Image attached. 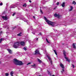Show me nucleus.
<instances>
[{"label":"nucleus","instance_id":"nucleus-1","mask_svg":"<svg viewBox=\"0 0 76 76\" xmlns=\"http://www.w3.org/2000/svg\"><path fill=\"white\" fill-rule=\"evenodd\" d=\"M19 44L22 46H25V42L24 41H21L20 42H17L14 43V44L13 45L14 48H18V47L19 46Z\"/></svg>","mask_w":76,"mask_h":76},{"label":"nucleus","instance_id":"nucleus-2","mask_svg":"<svg viewBox=\"0 0 76 76\" xmlns=\"http://www.w3.org/2000/svg\"><path fill=\"white\" fill-rule=\"evenodd\" d=\"M14 63L15 65H18V66H22L23 64V63H22V61H19L16 59H14Z\"/></svg>","mask_w":76,"mask_h":76},{"label":"nucleus","instance_id":"nucleus-3","mask_svg":"<svg viewBox=\"0 0 76 76\" xmlns=\"http://www.w3.org/2000/svg\"><path fill=\"white\" fill-rule=\"evenodd\" d=\"M44 18L46 22L48 23V24L50 25H51V26H54V23L51 22L50 21H49V20L47 19V18L45 17H44Z\"/></svg>","mask_w":76,"mask_h":76},{"label":"nucleus","instance_id":"nucleus-4","mask_svg":"<svg viewBox=\"0 0 76 76\" xmlns=\"http://www.w3.org/2000/svg\"><path fill=\"white\" fill-rule=\"evenodd\" d=\"M63 54H64V56L65 57V59H66V61H68V62H70V60L68 59V58H67L66 57V52L64 51V52H63Z\"/></svg>","mask_w":76,"mask_h":76},{"label":"nucleus","instance_id":"nucleus-5","mask_svg":"<svg viewBox=\"0 0 76 76\" xmlns=\"http://www.w3.org/2000/svg\"><path fill=\"white\" fill-rule=\"evenodd\" d=\"M18 6V4H13L10 6L11 8H15L16 7H17Z\"/></svg>","mask_w":76,"mask_h":76},{"label":"nucleus","instance_id":"nucleus-6","mask_svg":"<svg viewBox=\"0 0 76 76\" xmlns=\"http://www.w3.org/2000/svg\"><path fill=\"white\" fill-rule=\"evenodd\" d=\"M47 57L48 58V59H49V61H50V63L51 65L53 64V61H51V58H50V56H48L47 55Z\"/></svg>","mask_w":76,"mask_h":76},{"label":"nucleus","instance_id":"nucleus-7","mask_svg":"<svg viewBox=\"0 0 76 76\" xmlns=\"http://www.w3.org/2000/svg\"><path fill=\"white\" fill-rule=\"evenodd\" d=\"M20 19H21V20H24V22H26V23H28V22H29V21L25 19V18H21Z\"/></svg>","mask_w":76,"mask_h":76},{"label":"nucleus","instance_id":"nucleus-8","mask_svg":"<svg viewBox=\"0 0 76 76\" xmlns=\"http://www.w3.org/2000/svg\"><path fill=\"white\" fill-rule=\"evenodd\" d=\"M2 18L4 20H7L8 19V18L6 16H2Z\"/></svg>","mask_w":76,"mask_h":76},{"label":"nucleus","instance_id":"nucleus-9","mask_svg":"<svg viewBox=\"0 0 76 76\" xmlns=\"http://www.w3.org/2000/svg\"><path fill=\"white\" fill-rule=\"evenodd\" d=\"M54 16L55 17H56V18H60V15H59V14H55L54 15Z\"/></svg>","mask_w":76,"mask_h":76},{"label":"nucleus","instance_id":"nucleus-10","mask_svg":"<svg viewBox=\"0 0 76 76\" xmlns=\"http://www.w3.org/2000/svg\"><path fill=\"white\" fill-rule=\"evenodd\" d=\"M39 54V50H36L35 51V53L34 54Z\"/></svg>","mask_w":76,"mask_h":76},{"label":"nucleus","instance_id":"nucleus-11","mask_svg":"<svg viewBox=\"0 0 76 76\" xmlns=\"http://www.w3.org/2000/svg\"><path fill=\"white\" fill-rule=\"evenodd\" d=\"M60 66L62 68V69H64V65L61 63L60 64Z\"/></svg>","mask_w":76,"mask_h":76},{"label":"nucleus","instance_id":"nucleus-12","mask_svg":"<svg viewBox=\"0 0 76 76\" xmlns=\"http://www.w3.org/2000/svg\"><path fill=\"white\" fill-rule=\"evenodd\" d=\"M7 50L8 51L9 53H10V54H12V51L10 49H7Z\"/></svg>","mask_w":76,"mask_h":76},{"label":"nucleus","instance_id":"nucleus-13","mask_svg":"<svg viewBox=\"0 0 76 76\" xmlns=\"http://www.w3.org/2000/svg\"><path fill=\"white\" fill-rule=\"evenodd\" d=\"M4 28H6V29H9V26L7 25L6 26H5V27L3 26Z\"/></svg>","mask_w":76,"mask_h":76},{"label":"nucleus","instance_id":"nucleus-14","mask_svg":"<svg viewBox=\"0 0 76 76\" xmlns=\"http://www.w3.org/2000/svg\"><path fill=\"white\" fill-rule=\"evenodd\" d=\"M61 6L62 7H64L65 6V2H63V4H61Z\"/></svg>","mask_w":76,"mask_h":76},{"label":"nucleus","instance_id":"nucleus-15","mask_svg":"<svg viewBox=\"0 0 76 76\" xmlns=\"http://www.w3.org/2000/svg\"><path fill=\"white\" fill-rule=\"evenodd\" d=\"M72 9H73V7L71 6L70 7V9H69V12H71V11H72Z\"/></svg>","mask_w":76,"mask_h":76},{"label":"nucleus","instance_id":"nucleus-16","mask_svg":"<svg viewBox=\"0 0 76 76\" xmlns=\"http://www.w3.org/2000/svg\"><path fill=\"white\" fill-rule=\"evenodd\" d=\"M36 31L35 29H33V31H32L31 33L33 34V35H35V32H36Z\"/></svg>","mask_w":76,"mask_h":76},{"label":"nucleus","instance_id":"nucleus-17","mask_svg":"<svg viewBox=\"0 0 76 76\" xmlns=\"http://www.w3.org/2000/svg\"><path fill=\"white\" fill-rule=\"evenodd\" d=\"M72 46L74 48H76V46H75V44L74 43L73 44Z\"/></svg>","mask_w":76,"mask_h":76},{"label":"nucleus","instance_id":"nucleus-18","mask_svg":"<svg viewBox=\"0 0 76 76\" xmlns=\"http://www.w3.org/2000/svg\"><path fill=\"white\" fill-rule=\"evenodd\" d=\"M21 36H22V33H20L17 34V36H19V37Z\"/></svg>","mask_w":76,"mask_h":76},{"label":"nucleus","instance_id":"nucleus-19","mask_svg":"<svg viewBox=\"0 0 76 76\" xmlns=\"http://www.w3.org/2000/svg\"><path fill=\"white\" fill-rule=\"evenodd\" d=\"M37 60L39 63H41L42 62V61H41V60L39 59L38 58Z\"/></svg>","mask_w":76,"mask_h":76},{"label":"nucleus","instance_id":"nucleus-20","mask_svg":"<svg viewBox=\"0 0 76 76\" xmlns=\"http://www.w3.org/2000/svg\"><path fill=\"white\" fill-rule=\"evenodd\" d=\"M13 72H11L10 74L11 76H13Z\"/></svg>","mask_w":76,"mask_h":76},{"label":"nucleus","instance_id":"nucleus-21","mask_svg":"<svg viewBox=\"0 0 76 76\" xmlns=\"http://www.w3.org/2000/svg\"><path fill=\"white\" fill-rule=\"evenodd\" d=\"M3 40V38H1L0 39V43H1V42H2V41Z\"/></svg>","mask_w":76,"mask_h":76},{"label":"nucleus","instance_id":"nucleus-22","mask_svg":"<svg viewBox=\"0 0 76 76\" xmlns=\"http://www.w3.org/2000/svg\"><path fill=\"white\" fill-rule=\"evenodd\" d=\"M46 41H47V42H48V43L49 44H50V42L49 41H48V39H46Z\"/></svg>","mask_w":76,"mask_h":76},{"label":"nucleus","instance_id":"nucleus-23","mask_svg":"<svg viewBox=\"0 0 76 76\" xmlns=\"http://www.w3.org/2000/svg\"><path fill=\"white\" fill-rule=\"evenodd\" d=\"M3 25H4V26L5 25H7V22H5L4 24H3Z\"/></svg>","mask_w":76,"mask_h":76},{"label":"nucleus","instance_id":"nucleus-24","mask_svg":"<svg viewBox=\"0 0 76 76\" xmlns=\"http://www.w3.org/2000/svg\"><path fill=\"white\" fill-rule=\"evenodd\" d=\"M72 4H76V2L75 1H73L72 2Z\"/></svg>","mask_w":76,"mask_h":76},{"label":"nucleus","instance_id":"nucleus-25","mask_svg":"<svg viewBox=\"0 0 76 76\" xmlns=\"http://www.w3.org/2000/svg\"><path fill=\"white\" fill-rule=\"evenodd\" d=\"M53 51L56 55H57V52H56V50H54Z\"/></svg>","mask_w":76,"mask_h":76},{"label":"nucleus","instance_id":"nucleus-26","mask_svg":"<svg viewBox=\"0 0 76 76\" xmlns=\"http://www.w3.org/2000/svg\"><path fill=\"white\" fill-rule=\"evenodd\" d=\"M38 38H36L35 39H34V41H38Z\"/></svg>","mask_w":76,"mask_h":76},{"label":"nucleus","instance_id":"nucleus-27","mask_svg":"<svg viewBox=\"0 0 76 76\" xmlns=\"http://www.w3.org/2000/svg\"><path fill=\"white\" fill-rule=\"evenodd\" d=\"M61 72H62V73H63V72H64V69H62V71H61Z\"/></svg>","mask_w":76,"mask_h":76},{"label":"nucleus","instance_id":"nucleus-28","mask_svg":"<svg viewBox=\"0 0 76 76\" xmlns=\"http://www.w3.org/2000/svg\"><path fill=\"white\" fill-rule=\"evenodd\" d=\"M26 4H25L23 5V7H26Z\"/></svg>","mask_w":76,"mask_h":76},{"label":"nucleus","instance_id":"nucleus-29","mask_svg":"<svg viewBox=\"0 0 76 76\" xmlns=\"http://www.w3.org/2000/svg\"><path fill=\"white\" fill-rule=\"evenodd\" d=\"M47 53V51H46V50H44L43 53H44V54H45V53Z\"/></svg>","mask_w":76,"mask_h":76},{"label":"nucleus","instance_id":"nucleus-30","mask_svg":"<svg viewBox=\"0 0 76 76\" xmlns=\"http://www.w3.org/2000/svg\"><path fill=\"white\" fill-rule=\"evenodd\" d=\"M6 76H9V74L8 73H5Z\"/></svg>","mask_w":76,"mask_h":76},{"label":"nucleus","instance_id":"nucleus-31","mask_svg":"<svg viewBox=\"0 0 76 76\" xmlns=\"http://www.w3.org/2000/svg\"><path fill=\"white\" fill-rule=\"evenodd\" d=\"M31 66L32 67H35V64H34V65H31Z\"/></svg>","mask_w":76,"mask_h":76},{"label":"nucleus","instance_id":"nucleus-32","mask_svg":"<svg viewBox=\"0 0 76 76\" xmlns=\"http://www.w3.org/2000/svg\"><path fill=\"white\" fill-rule=\"evenodd\" d=\"M23 49L24 50H26V48L25 47H24Z\"/></svg>","mask_w":76,"mask_h":76},{"label":"nucleus","instance_id":"nucleus-33","mask_svg":"<svg viewBox=\"0 0 76 76\" xmlns=\"http://www.w3.org/2000/svg\"><path fill=\"white\" fill-rule=\"evenodd\" d=\"M15 15H16V13H14V14H12L13 16H14Z\"/></svg>","mask_w":76,"mask_h":76},{"label":"nucleus","instance_id":"nucleus-34","mask_svg":"<svg viewBox=\"0 0 76 76\" xmlns=\"http://www.w3.org/2000/svg\"><path fill=\"white\" fill-rule=\"evenodd\" d=\"M3 34V31H1L0 32V35H1V34Z\"/></svg>","mask_w":76,"mask_h":76},{"label":"nucleus","instance_id":"nucleus-35","mask_svg":"<svg viewBox=\"0 0 76 76\" xmlns=\"http://www.w3.org/2000/svg\"><path fill=\"white\" fill-rule=\"evenodd\" d=\"M59 2H58L57 3H56V5H59Z\"/></svg>","mask_w":76,"mask_h":76},{"label":"nucleus","instance_id":"nucleus-36","mask_svg":"<svg viewBox=\"0 0 76 76\" xmlns=\"http://www.w3.org/2000/svg\"><path fill=\"white\" fill-rule=\"evenodd\" d=\"M12 28H13V29H15V28H16V26Z\"/></svg>","mask_w":76,"mask_h":76},{"label":"nucleus","instance_id":"nucleus-37","mask_svg":"<svg viewBox=\"0 0 76 76\" xmlns=\"http://www.w3.org/2000/svg\"><path fill=\"white\" fill-rule=\"evenodd\" d=\"M3 5V3H1L0 4V6H2Z\"/></svg>","mask_w":76,"mask_h":76},{"label":"nucleus","instance_id":"nucleus-38","mask_svg":"<svg viewBox=\"0 0 76 76\" xmlns=\"http://www.w3.org/2000/svg\"><path fill=\"white\" fill-rule=\"evenodd\" d=\"M38 35H42V34L41 33H40Z\"/></svg>","mask_w":76,"mask_h":76},{"label":"nucleus","instance_id":"nucleus-39","mask_svg":"<svg viewBox=\"0 0 76 76\" xmlns=\"http://www.w3.org/2000/svg\"><path fill=\"white\" fill-rule=\"evenodd\" d=\"M72 66L73 67V68H75V66L73 65H72Z\"/></svg>","mask_w":76,"mask_h":76},{"label":"nucleus","instance_id":"nucleus-40","mask_svg":"<svg viewBox=\"0 0 76 76\" xmlns=\"http://www.w3.org/2000/svg\"><path fill=\"white\" fill-rule=\"evenodd\" d=\"M20 7L19 8L18 7V10H20Z\"/></svg>","mask_w":76,"mask_h":76},{"label":"nucleus","instance_id":"nucleus-41","mask_svg":"<svg viewBox=\"0 0 76 76\" xmlns=\"http://www.w3.org/2000/svg\"><path fill=\"white\" fill-rule=\"evenodd\" d=\"M31 64V63L29 62L27 64V65H28V64Z\"/></svg>","mask_w":76,"mask_h":76},{"label":"nucleus","instance_id":"nucleus-42","mask_svg":"<svg viewBox=\"0 0 76 76\" xmlns=\"http://www.w3.org/2000/svg\"><path fill=\"white\" fill-rule=\"evenodd\" d=\"M33 18H34V19H35V17L34 16H33Z\"/></svg>","mask_w":76,"mask_h":76},{"label":"nucleus","instance_id":"nucleus-43","mask_svg":"<svg viewBox=\"0 0 76 76\" xmlns=\"http://www.w3.org/2000/svg\"><path fill=\"white\" fill-rule=\"evenodd\" d=\"M29 2H30V3H31V2H32L31 0H29Z\"/></svg>","mask_w":76,"mask_h":76},{"label":"nucleus","instance_id":"nucleus-44","mask_svg":"<svg viewBox=\"0 0 76 76\" xmlns=\"http://www.w3.org/2000/svg\"><path fill=\"white\" fill-rule=\"evenodd\" d=\"M42 3H43V4H45V3H44V2H43Z\"/></svg>","mask_w":76,"mask_h":76},{"label":"nucleus","instance_id":"nucleus-45","mask_svg":"<svg viewBox=\"0 0 76 76\" xmlns=\"http://www.w3.org/2000/svg\"><path fill=\"white\" fill-rule=\"evenodd\" d=\"M40 12L42 13V11H41V10H40Z\"/></svg>","mask_w":76,"mask_h":76},{"label":"nucleus","instance_id":"nucleus-46","mask_svg":"<svg viewBox=\"0 0 76 76\" xmlns=\"http://www.w3.org/2000/svg\"><path fill=\"white\" fill-rule=\"evenodd\" d=\"M29 28H28V31H29Z\"/></svg>","mask_w":76,"mask_h":76},{"label":"nucleus","instance_id":"nucleus-47","mask_svg":"<svg viewBox=\"0 0 76 76\" xmlns=\"http://www.w3.org/2000/svg\"><path fill=\"white\" fill-rule=\"evenodd\" d=\"M1 30V28H0V30Z\"/></svg>","mask_w":76,"mask_h":76},{"label":"nucleus","instance_id":"nucleus-48","mask_svg":"<svg viewBox=\"0 0 76 76\" xmlns=\"http://www.w3.org/2000/svg\"><path fill=\"white\" fill-rule=\"evenodd\" d=\"M52 76H55L54 75H53Z\"/></svg>","mask_w":76,"mask_h":76},{"label":"nucleus","instance_id":"nucleus-49","mask_svg":"<svg viewBox=\"0 0 76 76\" xmlns=\"http://www.w3.org/2000/svg\"><path fill=\"white\" fill-rule=\"evenodd\" d=\"M56 8H54V9H55Z\"/></svg>","mask_w":76,"mask_h":76},{"label":"nucleus","instance_id":"nucleus-50","mask_svg":"<svg viewBox=\"0 0 76 76\" xmlns=\"http://www.w3.org/2000/svg\"><path fill=\"white\" fill-rule=\"evenodd\" d=\"M39 76H42L39 75Z\"/></svg>","mask_w":76,"mask_h":76},{"label":"nucleus","instance_id":"nucleus-51","mask_svg":"<svg viewBox=\"0 0 76 76\" xmlns=\"http://www.w3.org/2000/svg\"><path fill=\"white\" fill-rule=\"evenodd\" d=\"M48 74H50V73L49 72L48 73Z\"/></svg>","mask_w":76,"mask_h":76},{"label":"nucleus","instance_id":"nucleus-52","mask_svg":"<svg viewBox=\"0 0 76 76\" xmlns=\"http://www.w3.org/2000/svg\"><path fill=\"white\" fill-rule=\"evenodd\" d=\"M41 2H42V1H41Z\"/></svg>","mask_w":76,"mask_h":76},{"label":"nucleus","instance_id":"nucleus-53","mask_svg":"<svg viewBox=\"0 0 76 76\" xmlns=\"http://www.w3.org/2000/svg\"><path fill=\"white\" fill-rule=\"evenodd\" d=\"M47 1H46V2H47Z\"/></svg>","mask_w":76,"mask_h":76}]
</instances>
